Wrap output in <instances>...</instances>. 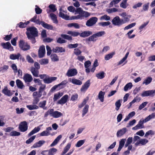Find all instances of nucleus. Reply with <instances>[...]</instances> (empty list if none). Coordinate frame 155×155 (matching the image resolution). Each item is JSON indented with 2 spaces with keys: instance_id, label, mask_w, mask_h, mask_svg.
I'll list each match as a JSON object with an SVG mask.
<instances>
[{
  "instance_id": "nucleus-34",
  "label": "nucleus",
  "mask_w": 155,
  "mask_h": 155,
  "mask_svg": "<svg viewBox=\"0 0 155 155\" xmlns=\"http://www.w3.org/2000/svg\"><path fill=\"white\" fill-rule=\"evenodd\" d=\"M128 5L127 0H122L120 4V7L124 9L126 8Z\"/></svg>"
},
{
  "instance_id": "nucleus-50",
  "label": "nucleus",
  "mask_w": 155,
  "mask_h": 155,
  "mask_svg": "<svg viewBox=\"0 0 155 155\" xmlns=\"http://www.w3.org/2000/svg\"><path fill=\"white\" fill-rule=\"evenodd\" d=\"M105 73L103 71L101 72L96 74V76L98 79H102L104 77Z\"/></svg>"
},
{
  "instance_id": "nucleus-11",
  "label": "nucleus",
  "mask_w": 155,
  "mask_h": 155,
  "mask_svg": "<svg viewBox=\"0 0 155 155\" xmlns=\"http://www.w3.org/2000/svg\"><path fill=\"white\" fill-rule=\"evenodd\" d=\"M98 20L96 17H92L88 20L86 23V25L88 27H91L95 25Z\"/></svg>"
},
{
  "instance_id": "nucleus-20",
  "label": "nucleus",
  "mask_w": 155,
  "mask_h": 155,
  "mask_svg": "<svg viewBox=\"0 0 155 155\" xmlns=\"http://www.w3.org/2000/svg\"><path fill=\"white\" fill-rule=\"evenodd\" d=\"M68 98V95L67 94L65 95L58 101V104H65L67 101Z\"/></svg>"
},
{
  "instance_id": "nucleus-31",
  "label": "nucleus",
  "mask_w": 155,
  "mask_h": 155,
  "mask_svg": "<svg viewBox=\"0 0 155 155\" xmlns=\"http://www.w3.org/2000/svg\"><path fill=\"white\" fill-rule=\"evenodd\" d=\"M126 139H122L119 142V145L117 151H120L124 145Z\"/></svg>"
},
{
  "instance_id": "nucleus-7",
  "label": "nucleus",
  "mask_w": 155,
  "mask_h": 155,
  "mask_svg": "<svg viewBox=\"0 0 155 155\" xmlns=\"http://www.w3.org/2000/svg\"><path fill=\"white\" fill-rule=\"evenodd\" d=\"M19 48L23 51H26L29 50L31 47L28 42H25L23 40H20L18 42Z\"/></svg>"
},
{
  "instance_id": "nucleus-22",
  "label": "nucleus",
  "mask_w": 155,
  "mask_h": 155,
  "mask_svg": "<svg viewBox=\"0 0 155 155\" xmlns=\"http://www.w3.org/2000/svg\"><path fill=\"white\" fill-rule=\"evenodd\" d=\"M2 92L5 95L8 96H10L13 94L11 92V91L8 89L7 86L5 87L4 88L2 91Z\"/></svg>"
},
{
  "instance_id": "nucleus-18",
  "label": "nucleus",
  "mask_w": 155,
  "mask_h": 155,
  "mask_svg": "<svg viewBox=\"0 0 155 155\" xmlns=\"http://www.w3.org/2000/svg\"><path fill=\"white\" fill-rule=\"evenodd\" d=\"M46 130L40 133V136H47L50 135H53L50 134L49 132V131L52 130V129L51 127H47Z\"/></svg>"
},
{
  "instance_id": "nucleus-41",
  "label": "nucleus",
  "mask_w": 155,
  "mask_h": 155,
  "mask_svg": "<svg viewBox=\"0 0 155 155\" xmlns=\"http://www.w3.org/2000/svg\"><path fill=\"white\" fill-rule=\"evenodd\" d=\"M126 132V128H124L117 132V136H121L124 135Z\"/></svg>"
},
{
  "instance_id": "nucleus-33",
  "label": "nucleus",
  "mask_w": 155,
  "mask_h": 155,
  "mask_svg": "<svg viewBox=\"0 0 155 155\" xmlns=\"http://www.w3.org/2000/svg\"><path fill=\"white\" fill-rule=\"evenodd\" d=\"M105 92L102 91H100L98 94V98L101 102L104 101V97Z\"/></svg>"
},
{
  "instance_id": "nucleus-63",
  "label": "nucleus",
  "mask_w": 155,
  "mask_h": 155,
  "mask_svg": "<svg viewBox=\"0 0 155 155\" xmlns=\"http://www.w3.org/2000/svg\"><path fill=\"white\" fill-rule=\"evenodd\" d=\"M136 23H133L131 24H130L127 26H126L124 28V30H127L130 28H131L133 27L134 26H135L136 25Z\"/></svg>"
},
{
  "instance_id": "nucleus-52",
  "label": "nucleus",
  "mask_w": 155,
  "mask_h": 155,
  "mask_svg": "<svg viewBox=\"0 0 155 155\" xmlns=\"http://www.w3.org/2000/svg\"><path fill=\"white\" fill-rule=\"evenodd\" d=\"M61 36L62 38L71 41L72 40V37L67 35L62 34Z\"/></svg>"
},
{
  "instance_id": "nucleus-30",
  "label": "nucleus",
  "mask_w": 155,
  "mask_h": 155,
  "mask_svg": "<svg viewBox=\"0 0 155 155\" xmlns=\"http://www.w3.org/2000/svg\"><path fill=\"white\" fill-rule=\"evenodd\" d=\"M40 130V128L39 127H35L32 130H31L28 134V137H30L34 134L38 132Z\"/></svg>"
},
{
  "instance_id": "nucleus-48",
  "label": "nucleus",
  "mask_w": 155,
  "mask_h": 155,
  "mask_svg": "<svg viewBox=\"0 0 155 155\" xmlns=\"http://www.w3.org/2000/svg\"><path fill=\"white\" fill-rule=\"evenodd\" d=\"M46 103V101L40 102L39 104V107L42 108L43 109L46 110L47 108L45 107Z\"/></svg>"
},
{
  "instance_id": "nucleus-64",
  "label": "nucleus",
  "mask_w": 155,
  "mask_h": 155,
  "mask_svg": "<svg viewBox=\"0 0 155 155\" xmlns=\"http://www.w3.org/2000/svg\"><path fill=\"white\" fill-rule=\"evenodd\" d=\"M81 51L78 48H75L74 51V54L76 55H79L81 53Z\"/></svg>"
},
{
  "instance_id": "nucleus-2",
  "label": "nucleus",
  "mask_w": 155,
  "mask_h": 155,
  "mask_svg": "<svg viewBox=\"0 0 155 155\" xmlns=\"http://www.w3.org/2000/svg\"><path fill=\"white\" fill-rule=\"evenodd\" d=\"M78 14L76 16H72L69 18L68 20L82 19L84 18H86L90 15V14L88 12L83 11L81 8H78L76 9L75 14Z\"/></svg>"
},
{
  "instance_id": "nucleus-5",
  "label": "nucleus",
  "mask_w": 155,
  "mask_h": 155,
  "mask_svg": "<svg viewBox=\"0 0 155 155\" xmlns=\"http://www.w3.org/2000/svg\"><path fill=\"white\" fill-rule=\"evenodd\" d=\"M136 142L135 143V145L136 146H138L140 145H145L148 142V140L146 139H140V137L137 136H135L133 139L134 143Z\"/></svg>"
},
{
  "instance_id": "nucleus-44",
  "label": "nucleus",
  "mask_w": 155,
  "mask_h": 155,
  "mask_svg": "<svg viewBox=\"0 0 155 155\" xmlns=\"http://www.w3.org/2000/svg\"><path fill=\"white\" fill-rule=\"evenodd\" d=\"M27 107L29 110H31L34 109H37L39 108L38 106L35 104L29 105L27 106Z\"/></svg>"
},
{
  "instance_id": "nucleus-49",
  "label": "nucleus",
  "mask_w": 155,
  "mask_h": 155,
  "mask_svg": "<svg viewBox=\"0 0 155 155\" xmlns=\"http://www.w3.org/2000/svg\"><path fill=\"white\" fill-rule=\"evenodd\" d=\"M57 151V150L56 148H51L48 150V155H54Z\"/></svg>"
},
{
  "instance_id": "nucleus-12",
  "label": "nucleus",
  "mask_w": 155,
  "mask_h": 155,
  "mask_svg": "<svg viewBox=\"0 0 155 155\" xmlns=\"http://www.w3.org/2000/svg\"><path fill=\"white\" fill-rule=\"evenodd\" d=\"M1 45L4 49L8 50L10 51H12L14 50L13 47L9 42L6 43L2 42L1 43Z\"/></svg>"
},
{
  "instance_id": "nucleus-61",
  "label": "nucleus",
  "mask_w": 155,
  "mask_h": 155,
  "mask_svg": "<svg viewBox=\"0 0 155 155\" xmlns=\"http://www.w3.org/2000/svg\"><path fill=\"white\" fill-rule=\"evenodd\" d=\"M49 8L52 10V11L54 12L57 10V8H56L55 5L53 4H50L49 6Z\"/></svg>"
},
{
  "instance_id": "nucleus-4",
  "label": "nucleus",
  "mask_w": 155,
  "mask_h": 155,
  "mask_svg": "<svg viewBox=\"0 0 155 155\" xmlns=\"http://www.w3.org/2000/svg\"><path fill=\"white\" fill-rule=\"evenodd\" d=\"M54 110L53 109H49L48 111L45 113L44 117L45 118L47 117L49 114L51 116L55 118H57L61 117L62 116V114L58 111H54Z\"/></svg>"
},
{
  "instance_id": "nucleus-35",
  "label": "nucleus",
  "mask_w": 155,
  "mask_h": 155,
  "mask_svg": "<svg viewBox=\"0 0 155 155\" xmlns=\"http://www.w3.org/2000/svg\"><path fill=\"white\" fill-rule=\"evenodd\" d=\"M50 16L51 18V20L53 21L54 23L55 24H58V21L57 19V17L55 15L54 13H51L50 14Z\"/></svg>"
},
{
  "instance_id": "nucleus-21",
  "label": "nucleus",
  "mask_w": 155,
  "mask_h": 155,
  "mask_svg": "<svg viewBox=\"0 0 155 155\" xmlns=\"http://www.w3.org/2000/svg\"><path fill=\"white\" fill-rule=\"evenodd\" d=\"M23 79L25 82H30L32 81L33 78L31 74H26L24 75Z\"/></svg>"
},
{
  "instance_id": "nucleus-28",
  "label": "nucleus",
  "mask_w": 155,
  "mask_h": 155,
  "mask_svg": "<svg viewBox=\"0 0 155 155\" xmlns=\"http://www.w3.org/2000/svg\"><path fill=\"white\" fill-rule=\"evenodd\" d=\"M21 54H20L18 53L17 54H12L10 55V58L12 60L18 59Z\"/></svg>"
},
{
  "instance_id": "nucleus-43",
  "label": "nucleus",
  "mask_w": 155,
  "mask_h": 155,
  "mask_svg": "<svg viewBox=\"0 0 155 155\" xmlns=\"http://www.w3.org/2000/svg\"><path fill=\"white\" fill-rule=\"evenodd\" d=\"M68 34L71 35L73 37L77 36L79 35L80 36V33L76 32V31H68L67 33Z\"/></svg>"
},
{
  "instance_id": "nucleus-55",
  "label": "nucleus",
  "mask_w": 155,
  "mask_h": 155,
  "mask_svg": "<svg viewBox=\"0 0 155 155\" xmlns=\"http://www.w3.org/2000/svg\"><path fill=\"white\" fill-rule=\"evenodd\" d=\"M39 63L41 65H45L48 63V60L47 59H43L39 61Z\"/></svg>"
},
{
  "instance_id": "nucleus-13",
  "label": "nucleus",
  "mask_w": 155,
  "mask_h": 155,
  "mask_svg": "<svg viewBox=\"0 0 155 155\" xmlns=\"http://www.w3.org/2000/svg\"><path fill=\"white\" fill-rule=\"evenodd\" d=\"M146 122H147L145 121V119L143 120L142 119L139 121L137 125L132 128V129L133 130H136L137 129L143 128L144 127L143 124Z\"/></svg>"
},
{
  "instance_id": "nucleus-27",
  "label": "nucleus",
  "mask_w": 155,
  "mask_h": 155,
  "mask_svg": "<svg viewBox=\"0 0 155 155\" xmlns=\"http://www.w3.org/2000/svg\"><path fill=\"white\" fill-rule=\"evenodd\" d=\"M45 142L44 140H39L37 142L35 143L33 145L32 147L34 148L41 147Z\"/></svg>"
},
{
  "instance_id": "nucleus-37",
  "label": "nucleus",
  "mask_w": 155,
  "mask_h": 155,
  "mask_svg": "<svg viewBox=\"0 0 155 155\" xmlns=\"http://www.w3.org/2000/svg\"><path fill=\"white\" fill-rule=\"evenodd\" d=\"M16 85L18 88L22 89L24 86L22 82L19 79H17L16 81Z\"/></svg>"
},
{
  "instance_id": "nucleus-38",
  "label": "nucleus",
  "mask_w": 155,
  "mask_h": 155,
  "mask_svg": "<svg viewBox=\"0 0 155 155\" xmlns=\"http://www.w3.org/2000/svg\"><path fill=\"white\" fill-rule=\"evenodd\" d=\"M71 82L73 84L77 85H81L82 83V82L80 80L75 78H72Z\"/></svg>"
},
{
  "instance_id": "nucleus-29",
  "label": "nucleus",
  "mask_w": 155,
  "mask_h": 155,
  "mask_svg": "<svg viewBox=\"0 0 155 155\" xmlns=\"http://www.w3.org/2000/svg\"><path fill=\"white\" fill-rule=\"evenodd\" d=\"M63 95L62 93L58 92L55 94L53 98V101L55 102L59 99Z\"/></svg>"
},
{
  "instance_id": "nucleus-40",
  "label": "nucleus",
  "mask_w": 155,
  "mask_h": 155,
  "mask_svg": "<svg viewBox=\"0 0 155 155\" xmlns=\"http://www.w3.org/2000/svg\"><path fill=\"white\" fill-rule=\"evenodd\" d=\"M133 87V85L131 83L129 82L124 87V90L126 91L130 89Z\"/></svg>"
},
{
  "instance_id": "nucleus-47",
  "label": "nucleus",
  "mask_w": 155,
  "mask_h": 155,
  "mask_svg": "<svg viewBox=\"0 0 155 155\" xmlns=\"http://www.w3.org/2000/svg\"><path fill=\"white\" fill-rule=\"evenodd\" d=\"M115 54V52H112L106 55L104 57V59L106 60H108L112 58L113 56Z\"/></svg>"
},
{
  "instance_id": "nucleus-9",
  "label": "nucleus",
  "mask_w": 155,
  "mask_h": 155,
  "mask_svg": "<svg viewBox=\"0 0 155 155\" xmlns=\"http://www.w3.org/2000/svg\"><path fill=\"white\" fill-rule=\"evenodd\" d=\"M68 82L66 80L63 81L60 83L58 84L55 85L51 89L50 91L52 92L54 91L58 87H59L58 90H60L64 88V86Z\"/></svg>"
},
{
  "instance_id": "nucleus-8",
  "label": "nucleus",
  "mask_w": 155,
  "mask_h": 155,
  "mask_svg": "<svg viewBox=\"0 0 155 155\" xmlns=\"http://www.w3.org/2000/svg\"><path fill=\"white\" fill-rule=\"evenodd\" d=\"M34 66L35 67L31 68L30 71L34 76L38 77L39 73L38 70L40 68V65L38 62H35L34 63Z\"/></svg>"
},
{
  "instance_id": "nucleus-32",
  "label": "nucleus",
  "mask_w": 155,
  "mask_h": 155,
  "mask_svg": "<svg viewBox=\"0 0 155 155\" xmlns=\"http://www.w3.org/2000/svg\"><path fill=\"white\" fill-rule=\"evenodd\" d=\"M71 147V144L68 143L67 145L64 147L63 151L61 154V155H64L69 150Z\"/></svg>"
},
{
  "instance_id": "nucleus-62",
  "label": "nucleus",
  "mask_w": 155,
  "mask_h": 155,
  "mask_svg": "<svg viewBox=\"0 0 155 155\" xmlns=\"http://www.w3.org/2000/svg\"><path fill=\"white\" fill-rule=\"evenodd\" d=\"M124 23L125 22L123 20L120 19L119 17L117 16V25H120Z\"/></svg>"
},
{
  "instance_id": "nucleus-15",
  "label": "nucleus",
  "mask_w": 155,
  "mask_h": 155,
  "mask_svg": "<svg viewBox=\"0 0 155 155\" xmlns=\"http://www.w3.org/2000/svg\"><path fill=\"white\" fill-rule=\"evenodd\" d=\"M45 54V46L44 45L41 46L38 50V55L39 58L43 57Z\"/></svg>"
},
{
  "instance_id": "nucleus-53",
  "label": "nucleus",
  "mask_w": 155,
  "mask_h": 155,
  "mask_svg": "<svg viewBox=\"0 0 155 155\" xmlns=\"http://www.w3.org/2000/svg\"><path fill=\"white\" fill-rule=\"evenodd\" d=\"M85 140H82L78 141L76 144L75 146L77 147H80L85 142Z\"/></svg>"
},
{
  "instance_id": "nucleus-23",
  "label": "nucleus",
  "mask_w": 155,
  "mask_h": 155,
  "mask_svg": "<svg viewBox=\"0 0 155 155\" xmlns=\"http://www.w3.org/2000/svg\"><path fill=\"white\" fill-rule=\"evenodd\" d=\"M92 34V32L90 31H84L80 33V36L81 37L85 38L87 37Z\"/></svg>"
},
{
  "instance_id": "nucleus-57",
  "label": "nucleus",
  "mask_w": 155,
  "mask_h": 155,
  "mask_svg": "<svg viewBox=\"0 0 155 155\" xmlns=\"http://www.w3.org/2000/svg\"><path fill=\"white\" fill-rule=\"evenodd\" d=\"M18 38V36L14 38L13 39L11 40V42L12 45L13 46H15L17 45V41Z\"/></svg>"
},
{
  "instance_id": "nucleus-26",
  "label": "nucleus",
  "mask_w": 155,
  "mask_h": 155,
  "mask_svg": "<svg viewBox=\"0 0 155 155\" xmlns=\"http://www.w3.org/2000/svg\"><path fill=\"white\" fill-rule=\"evenodd\" d=\"M59 10L60 12L59 14V17L66 20H68L69 16L67 15H65L64 13L61 12V11H62V9L61 8Z\"/></svg>"
},
{
  "instance_id": "nucleus-39",
  "label": "nucleus",
  "mask_w": 155,
  "mask_h": 155,
  "mask_svg": "<svg viewBox=\"0 0 155 155\" xmlns=\"http://www.w3.org/2000/svg\"><path fill=\"white\" fill-rule=\"evenodd\" d=\"M155 118V112L152 113L151 114L149 115L145 119V120L147 122L150 121L151 119Z\"/></svg>"
},
{
  "instance_id": "nucleus-14",
  "label": "nucleus",
  "mask_w": 155,
  "mask_h": 155,
  "mask_svg": "<svg viewBox=\"0 0 155 155\" xmlns=\"http://www.w3.org/2000/svg\"><path fill=\"white\" fill-rule=\"evenodd\" d=\"M77 70L75 68L69 69L66 74V75L68 77L74 76L77 74Z\"/></svg>"
},
{
  "instance_id": "nucleus-36",
  "label": "nucleus",
  "mask_w": 155,
  "mask_h": 155,
  "mask_svg": "<svg viewBox=\"0 0 155 155\" xmlns=\"http://www.w3.org/2000/svg\"><path fill=\"white\" fill-rule=\"evenodd\" d=\"M89 106L87 104L85 105L82 111V116L83 117L88 112Z\"/></svg>"
},
{
  "instance_id": "nucleus-19",
  "label": "nucleus",
  "mask_w": 155,
  "mask_h": 155,
  "mask_svg": "<svg viewBox=\"0 0 155 155\" xmlns=\"http://www.w3.org/2000/svg\"><path fill=\"white\" fill-rule=\"evenodd\" d=\"M155 93V90H150L145 91L143 92L141 96L143 97H147L153 95Z\"/></svg>"
},
{
  "instance_id": "nucleus-54",
  "label": "nucleus",
  "mask_w": 155,
  "mask_h": 155,
  "mask_svg": "<svg viewBox=\"0 0 155 155\" xmlns=\"http://www.w3.org/2000/svg\"><path fill=\"white\" fill-rule=\"evenodd\" d=\"M127 61L126 59L123 58L118 63L117 65H124L127 63Z\"/></svg>"
},
{
  "instance_id": "nucleus-16",
  "label": "nucleus",
  "mask_w": 155,
  "mask_h": 155,
  "mask_svg": "<svg viewBox=\"0 0 155 155\" xmlns=\"http://www.w3.org/2000/svg\"><path fill=\"white\" fill-rule=\"evenodd\" d=\"M91 84L90 80L87 81L83 85L81 88V91L82 92L86 91L89 87Z\"/></svg>"
},
{
  "instance_id": "nucleus-17",
  "label": "nucleus",
  "mask_w": 155,
  "mask_h": 155,
  "mask_svg": "<svg viewBox=\"0 0 155 155\" xmlns=\"http://www.w3.org/2000/svg\"><path fill=\"white\" fill-rule=\"evenodd\" d=\"M57 78V77H49L48 76L46 78L43 79L44 82L46 84H49L51 83L53 81L56 80Z\"/></svg>"
},
{
  "instance_id": "nucleus-10",
  "label": "nucleus",
  "mask_w": 155,
  "mask_h": 155,
  "mask_svg": "<svg viewBox=\"0 0 155 155\" xmlns=\"http://www.w3.org/2000/svg\"><path fill=\"white\" fill-rule=\"evenodd\" d=\"M28 127L27 122L26 121H23L19 124L18 129L21 132H25L28 130Z\"/></svg>"
},
{
  "instance_id": "nucleus-46",
  "label": "nucleus",
  "mask_w": 155,
  "mask_h": 155,
  "mask_svg": "<svg viewBox=\"0 0 155 155\" xmlns=\"http://www.w3.org/2000/svg\"><path fill=\"white\" fill-rule=\"evenodd\" d=\"M150 5V3L147 2L145 3L143 5L142 9L144 11H147L148 10Z\"/></svg>"
},
{
  "instance_id": "nucleus-6",
  "label": "nucleus",
  "mask_w": 155,
  "mask_h": 155,
  "mask_svg": "<svg viewBox=\"0 0 155 155\" xmlns=\"http://www.w3.org/2000/svg\"><path fill=\"white\" fill-rule=\"evenodd\" d=\"M105 33L104 31H99L96 33L90 36L86 39V41H92L95 42L97 40V37H100L104 35Z\"/></svg>"
},
{
  "instance_id": "nucleus-45",
  "label": "nucleus",
  "mask_w": 155,
  "mask_h": 155,
  "mask_svg": "<svg viewBox=\"0 0 155 155\" xmlns=\"http://www.w3.org/2000/svg\"><path fill=\"white\" fill-rule=\"evenodd\" d=\"M51 61H59L58 56L56 54H52L51 56Z\"/></svg>"
},
{
  "instance_id": "nucleus-3",
  "label": "nucleus",
  "mask_w": 155,
  "mask_h": 155,
  "mask_svg": "<svg viewBox=\"0 0 155 155\" xmlns=\"http://www.w3.org/2000/svg\"><path fill=\"white\" fill-rule=\"evenodd\" d=\"M37 15H35L30 20L31 22L35 23L36 24L39 25H41L42 26L45 28L51 30H54L52 25L45 23L44 21H41L39 19H37Z\"/></svg>"
},
{
  "instance_id": "nucleus-42",
  "label": "nucleus",
  "mask_w": 155,
  "mask_h": 155,
  "mask_svg": "<svg viewBox=\"0 0 155 155\" xmlns=\"http://www.w3.org/2000/svg\"><path fill=\"white\" fill-rule=\"evenodd\" d=\"M133 139L132 137H129L127 139L126 143L124 145V147H127L129 145H130L132 142Z\"/></svg>"
},
{
  "instance_id": "nucleus-24",
  "label": "nucleus",
  "mask_w": 155,
  "mask_h": 155,
  "mask_svg": "<svg viewBox=\"0 0 155 155\" xmlns=\"http://www.w3.org/2000/svg\"><path fill=\"white\" fill-rule=\"evenodd\" d=\"M153 78L152 77H148L145 78L142 82L143 85H147L150 84L152 82Z\"/></svg>"
},
{
  "instance_id": "nucleus-58",
  "label": "nucleus",
  "mask_w": 155,
  "mask_h": 155,
  "mask_svg": "<svg viewBox=\"0 0 155 155\" xmlns=\"http://www.w3.org/2000/svg\"><path fill=\"white\" fill-rule=\"evenodd\" d=\"M78 95L77 94H75L72 95L71 97V100L72 101H75L78 99Z\"/></svg>"
},
{
  "instance_id": "nucleus-56",
  "label": "nucleus",
  "mask_w": 155,
  "mask_h": 155,
  "mask_svg": "<svg viewBox=\"0 0 155 155\" xmlns=\"http://www.w3.org/2000/svg\"><path fill=\"white\" fill-rule=\"evenodd\" d=\"M9 67L8 65H4L0 68V72H4L7 71Z\"/></svg>"
},
{
  "instance_id": "nucleus-60",
  "label": "nucleus",
  "mask_w": 155,
  "mask_h": 155,
  "mask_svg": "<svg viewBox=\"0 0 155 155\" xmlns=\"http://www.w3.org/2000/svg\"><path fill=\"white\" fill-rule=\"evenodd\" d=\"M35 7V10L36 14H41L42 12V10L37 5H36Z\"/></svg>"
},
{
  "instance_id": "nucleus-25",
  "label": "nucleus",
  "mask_w": 155,
  "mask_h": 155,
  "mask_svg": "<svg viewBox=\"0 0 155 155\" xmlns=\"http://www.w3.org/2000/svg\"><path fill=\"white\" fill-rule=\"evenodd\" d=\"M53 51L55 53L56 52H64L65 51V49L62 47H56L55 48H53Z\"/></svg>"
},
{
  "instance_id": "nucleus-59",
  "label": "nucleus",
  "mask_w": 155,
  "mask_h": 155,
  "mask_svg": "<svg viewBox=\"0 0 155 155\" xmlns=\"http://www.w3.org/2000/svg\"><path fill=\"white\" fill-rule=\"evenodd\" d=\"M36 137V136L34 135L30 138L28 140H27L26 141V143L27 144H29L32 142L33 140L35 139Z\"/></svg>"
},
{
  "instance_id": "nucleus-51",
  "label": "nucleus",
  "mask_w": 155,
  "mask_h": 155,
  "mask_svg": "<svg viewBox=\"0 0 155 155\" xmlns=\"http://www.w3.org/2000/svg\"><path fill=\"white\" fill-rule=\"evenodd\" d=\"M9 134L11 136H18L20 135L21 133L16 131L13 130Z\"/></svg>"
},
{
  "instance_id": "nucleus-1",
  "label": "nucleus",
  "mask_w": 155,
  "mask_h": 155,
  "mask_svg": "<svg viewBox=\"0 0 155 155\" xmlns=\"http://www.w3.org/2000/svg\"><path fill=\"white\" fill-rule=\"evenodd\" d=\"M26 35L28 39L30 40L32 44H35L36 41L35 38L38 36L37 29L34 26H31L26 28Z\"/></svg>"
}]
</instances>
